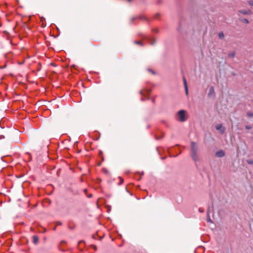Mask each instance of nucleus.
<instances>
[{"instance_id":"obj_1","label":"nucleus","mask_w":253,"mask_h":253,"mask_svg":"<svg viewBox=\"0 0 253 253\" xmlns=\"http://www.w3.org/2000/svg\"><path fill=\"white\" fill-rule=\"evenodd\" d=\"M190 154L192 160L195 162L200 161L199 146L198 144L194 141H191L190 143Z\"/></svg>"},{"instance_id":"obj_2","label":"nucleus","mask_w":253,"mask_h":253,"mask_svg":"<svg viewBox=\"0 0 253 253\" xmlns=\"http://www.w3.org/2000/svg\"><path fill=\"white\" fill-rule=\"evenodd\" d=\"M186 111L184 110H180L176 114L175 119L179 122H184L187 120Z\"/></svg>"},{"instance_id":"obj_3","label":"nucleus","mask_w":253,"mask_h":253,"mask_svg":"<svg viewBox=\"0 0 253 253\" xmlns=\"http://www.w3.org/2000/svg\"><path fill=\"white\" fill-rule=\"evenodd\" d=\"M215 96L214 89L213 86H211L208 93V96L209 97L214 98Z\"/></svg>"},{"instance_id":"obj_4","label":"nucleus","mask_w":253,"mask_h":253,"mask_svg":"<svg viewBox=\"0 0 253 253\" xmlns=\"http://www.w3.org/2000/svg\"><path fill=\"white\" fill-rule=\"evenodd\" d=\"M215 128L217 130L220 131L221 134H223L225 132V128L223 127L222 124H218L215 126Z\"/></svg>"},{"instance_id":"obj_5","label":"nucleus","mask_w":253,"mask_h":253,"mask_svg":"<svg viewBox=\"0 0 253 253\" xmlns=\"http://www.w3.org/2000/svg\"><path fill=\"white\" fill-rule=\"evenodd\" d=\"M225 155L224 151L222 150L217 151L215 153V156L218 158L223 157Z\"/></svg>"},{"instance_id":"obj_6","label":"nucleus","mask_w":253,"mask_h":253,"mask_svg":"<svg viewBox=\"0 0 253 253\" xmlns=\"http://www.w3.org/2000/svg\"><path fill=\"white\" fill-rule=\"evenodd\" d=\"M138 19H140V20H146V18L144 16H137L132 17L130 19V23H132L135 20Z\"/></svg>"},{"instance_id":"obj_7","label":"nucleus","mask_w":253,"mask_h":253,"mask_svg":"<svg viewBox=\"0 0 253 253\" xmlns=\"http://www.w3.org/2000/svg\"><path fill=\"white\" fill-rule=\"evenodd\" d=\"M145 38L149 42L151 45H154L156 42V39L151 37H145Z\"/></svg>"},{"instance_id":"obj_8","label":"nucleus","mask_w":253,"mask_h":253,"mask_svg":"<svg viewBox=\"0 0 253 253\" xmlns=\"http://www.w3.org/2000/svg\"><path fill=\"white\" fill-rule=\"evenodd\" d=\"M213 205L212 203L211 206H209L208 207V210H207V214L209 215L210 213L213 212Z\"/></svg>"},{"instance_id":"obj_9","label":"nucleus","mask_w":253,"mask_h":253,"mask_svg":"<svg viewBox=\"0 0 253 253\" xmlns=\"http://www.w3.org/2000/svg\"><path fill=\"white\" fill-rule=\"evenodd\" d=\"M183 83H184L185 93L187 95L188 94V85H187V82L184 77H183Z\"/></svg>"},{"instance_id":"obj_10","label":"nucleus","mask_w":253,"mask_h":253,"mask_svg":"<svg viewBox=\"0 0 253 253\" xmlns=\"http://www.w3.org/2000/svg\"><path fill=\"white\" fill-rule=\"evenodd\" d=\"M239 12L243 14L244 15H249L251 14L252 12L250 10H239Z\"/></svg>"},{"instance_id":"obj_11","label":"nucleus","mask_w":253,"mask_h":253,"mask_svg":"<svg viewBox=\"0 0 253 253\" xmlns=\"http://www.w3.org/2000/svg\"><path fill=\"white\" fill-rule=\"evenodd\" d=\"M39 242V237L37 235H35L33 236V243L34 244H38Z\"/></svg>"},{"instance_id":"obj_12","label":"nucleus","mask_w":253,"mask_h":253,"mask_svg":"<svg viewBox=\"0 0 253 253\" xmlns=\"http://www.w3.org/2000/svg\"><path fill=\"white\" fill-rule=\"evenodd\" d=\"M235 52H231L228 53V57L229 58H233L235 56Z\"/></svg>"},{"instance_id":"obj_13","label":"nucleus","mask_w":253,"mask_h":253,"mask_svg":"<svg viewBox=\"0 0 253 253\" xmlns=\"http://www.w3.org/2000/svg\"><path fill=\"white\" fill-rule=\"evenodd\" d=\"M247 115L249 118L253 117V113L251 111H248L247 113Z\"/></svg>"},{"instance_id":"obj_14","label":"nucleus","mask_w":253,"mask_h":253,"mask_svg":"<svg viewBox=\"0 0 253 253\" xmlns=\"http://www.w3.org/2000/svg\"><path fill=\"white\" fill-rule=\"evenodd\" d=\"M224 34L223 32H220L218 34V37L219 39H222L224 38Z\"/></svg>"},{"instance_id":"obj_15","label":"nucleus","mask_w":253,"mask_h":253,"mask_svg":"<svg viewBox=\"0 0 253 253\" xmlns=\"http://www.w3.org/2000/svg\"><path fill=\"white\" fill-rule=\"evenodd\" d=\"M134 42L135 43V44H137L138 45H139L140 46H143V43L141 42V41H134Z\"/></svg>"},{"instance_id":"obj_16","label":"nucleus","mask_w":253,"mask_h":253,"mask_svg":"<svg viewBox=\"0 0 253 253\" xmlns=\"http://www.w3.org/2000/svg\"><path fill=\"white\" fill-rule=\"evenodd\" d=\"M246 162L249 165L253 164V159L247 160Z\"/></svg>"},{"instance_id":"obj_17","label":"nucleus","mask_w":253,"mask_h":253,"mask_svg":"<svg viewBox=\"0 0 253 253\" xmlns=\"http://www.w3.org/2000/svg\"><path fill=\"white\" fill-rule=\"evenodd\" d=\"M242 22L248 24L249 23V20L246 18H243L241 20Z\"/></svg>"},{"instance_id":"obj_18","label":"nucleus","mask_w":253,"mask_h":253,"mask_svg":"<svg viewBox=\"0 0 253 253\" xmlns=\"http://www.w3.org/2000/svg\"><path fill=\"white\" fill-rule=\"evenodd\" d=\"M147 70L149 72H151L152 74H153V75L155 74V72L152 69H148Z\"/></svg>"},{"instance_id":"obj_19","label":"nucleus","mask_w":253,"mask_h":253,"mask_svg":"<svg viewBox=\"0 0 253 253\" xmlns=\"http://www.w3.org/2000/svg\"><path fill=\"white\" fill-rule=\"evenodd\" d=\"M245 128L247 129H251L252 128V126H250L247 125L245 126Z\"/></svg>"},{"instance_id":"obj_20","label":"nucleus","mask_w":253,"mask_h":253,"mask_svg":"<svg viewBox=\"0 0 253 253\" xmlns=\"http://www.w3.org/2000/svg\"><path fill=\"white\" fill-rule=\"evenodd\" d=\"M248 3L251 5V6H253V0H250L248 1Z\"/></svg>"},{"instance_id":"obj_21","label":"nucleus","mask_w":253,"mask_h":253,"mask_svg":"<svg viewBox=\"0 0 253 253\" xmlns=\"http://www.w3.org/2000/svg\"><path fill=\"white\" fill-rule=\"evenodd\" d=\"M119 178L120 179V183L119 184L121 185V184H122L123 183L124 180H123V179L122 178H121L120 177H119Z\"/></svg>"},{"instance_id":"obj_22","label":"nucleus","mask_w":253,"mask_h":253,"mask_svg":"<svg viewBox=\"0 0 253 253\" xmlns=\"http://www.w3.org/2000/svg\"><path fill=\"white\" fill-rule=\"evenodd\" d=\"M207 216H208V219H207L208 221V222H211V220L210 218L209 215H207Z\"/></svg>"},{"instance_id":"obj_23","label":"nucleus","mask_w":253,"mask_h":253,"mask_svg":"<svg viewBox=\"0 0 253 253\" xmlns=\"http://www.w3.org/2000/svg\"><path fill=\"white\" fill-rule=\"evenodd\" d=\"M57 225H62V222H60V221H58V222H57Z\"/></svg>"},{"instance_id":"obj_24","label":"nucleus","mask_w":253,"mask_h":253,"mask_svg":"<svg viewBox=\"0 0 253 253\" xmlns=\"http://www.w3.org/2000/svg\"><path fill=\"white\" fill-rule=\"evenodd\" d=\"M199 211L200 212H204V210L203 209H202L201 208H199Z\"/></svg>"},{"instance_id":"obj_25","label":"nucleus","mask_w":253,"mask_h":253,"mask_svg":"<svg viewBox=\"0 0 253 253\" xmlns=\"http://www.w3.org/2000/svg\"><path fill=\"white\" fill-rule=\"evenodd\" d=\"M153 32H156V33H158V32H159V30H158V29H154V30H153Z\"/></svg>"},{"instance_id":"obj_26","label":"nucleus","mask_w":253,"mask_h":253,"mask_svg":"<svg viewBox=\"0 0 253 253\" xmlns=\"http://www.w3.org/2000/svg\"><path fill=\"white\" fill-rule=\"evenodd\" d=\"M103 171H104V172L105 173H107V172H108V170H107V169H103Z\"/></svg>"},{"instance_id":"obj_27","label":"nucleus","mask_w":253,"mask_h":253,"mask_svg":"<svg viewBox=\"0 0 253 253\" xmlns=\"http://www.w3.org/2000/svg\"><path fill=\"white\" fill-rule=\"evenodd\" d=\"M82 243H84V241L83 240H81V241H79V244H81Z\"/></svg>"},{"instance_id":"obj_28","label":"nucleus","mask_w":253,"mask_h":253,"mask_svg":"<svg viewBox=\"0 0 253 253\" xmlns=\"http://www.w3.org/2000/svg\"><path fill=\"white\" fill-rule=\"evenodd\" d=\"M159 13L156 14L155 15V17L156 18H157V17L159 16Z\"/></svg>"},{"instance_id":"obj_29","label":"nucleus","mask_w":253,"mask_h":253,"mask_svg":"<svg viewBox=\"0 0 253 253\" xmlns=\"http://www.w3.org/2000/svg\"><path fill=\"white\" fill-rule=\"evenodd\" d=\"M128 2H131L132 0H126Z\"/></svg>"},{"instance_id":"obj_30","label":"nucleus","mask_w":253,"mask_h":253,"mask_svg":"<svg viewBox=\"0 0 253 253\" xmlns=\"http://www.w3.org/2000/svg\"><path fill=\"white\" fill-rule=\"evenodd\" d=\"M88 198H91V197H92V194H90V195H89L88 196Z\"/></svg>"},{"instance_id":"obj_31","label":"nucleus","mask_w":253,"mask_h":253,"mask_svg":"<svg viewBox=\"0 0 253 253\" xmlns=\"http://www.w3.org/2000/svg\"><path fill=\"white\" fill-rule=\"evenodd\" d=\"M147 91H148V93H150L151 91L150 90H147Z\"/></svg>"},{"instance_id":"obj_32","label":"nucleus","mask_w":253,"mask_h":253,"mask_svg":"<svg viewBox=\"0 0 253 253\" xmlns=\"http://www.w3.org/2000/svg\"><path fill=\"white\" fill-rule=\"evenodd\" d=\"M69 229H73V228H72V227H70V226H69Z\"/></svg>"},{"instance_id":"obj_33","label":"nucleus","mask_w":253,"mask_h":253,"mask_svg":"<svg viewBox=\"0 0 253 253\" xmlns=\"http://www.w3.org/2000/svg\"><path fill=\"white\" fill-rule=\"evenodd\" d=\"M84 192H86L87 190L85 189H84Z\"/></svg>"},{"instance_id":"obj_34","label":"nucleus","mask_w":253,"mask_h":253,"mask_svg":"<svg viewBox=\"0 0 253 253\" xmlns=\"http://www.w3.org/2000/svg\"><path fill=\"white\" fill-rule=\"evenodd\" d=\"M140 93L142 94V91H140Z\"/></svg>"},{"instance_id":"obj_35","label":"nucleus","mask_w":253,"mask_h":253,"mask_svg":"<svg viewBox=\"0 0 253 253\" xmlns=\"http://www.w3.org/2000/svg\"><path fill=\"white\" fill-rule=\"evenodd\" d=\"M56 229V227H55L54 228H53V230H55Z\"/></svg>"},{"instance_id":"obj_36","label":"nucleus","mask_w":253,"mask_h":253,"mask_svg":"<svg viewBox=\"0 0 253 253\" xmlns=\"http://www.w3.org/2000/svg\"><path fill=\"white\" fill-rule=\"evenodd\" d=\"M161 2V1L160 0H159L158 1V2H159V3H160V2Z\"/></svg>"}]
</instances>
